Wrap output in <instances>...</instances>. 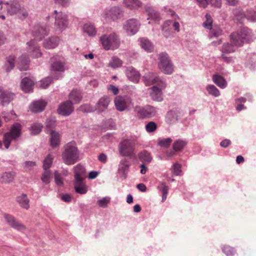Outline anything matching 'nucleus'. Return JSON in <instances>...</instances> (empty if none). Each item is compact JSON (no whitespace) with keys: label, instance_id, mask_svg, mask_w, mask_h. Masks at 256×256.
Listing matches in <instances>:
<instances>
[{"label":"nucleus","instance_id":"f257e3e1","mask_svg":"<svg viewBox=\"0 0 256 256\" xmlns=\"http://www.w3.org/2000/svg\"><path fill=\"white\" fill-rule=\"evenodd\" d=\"M5 14L10 16L17 14L22 20L25 19L28 16L26 10L22 7L16 0H10L6 2H0V18L4 20Z\"/></svg>","mask_w":256,"mask_h":256},{"label":"nucleus","instance_id":"f03ea898","mask_svg":"<svg viewBox=\"0 0 256 256\" xmlns=\"http://www.w3.org/2000/svg\"><path fill=\"white\" fill-rule=\"evenodd\" d=\"M80 152L74 142H70L64 146L62 158L66 165H72L79 160Z\"/></svg>","mask_w":256,"mask_h":256},{"label":"nucleus","instance_id":"7ed1b4c3","mask_svg":"<svg viewBox=\"0 0 256 256\" xmlns=\"http://www.w3.org/2000/svg\"><path fill=\"white\" fill-rule=\"evenodd\" d=\"M65 70V63L62 58L56 56L51 58L50 70L54 78L58 79L62 76L61 73L64 72Z\"/></svg>","mask_w":256,"mask_h":256},{"label":"nucleus","instance_id":"20e7f679","mask_svg":"<svg viewBox=\"0 0 256 256\" xmlns=\"http://www.w3.org/2000/svg\"><path fill=\"white\" fill-rule=\"evenodd\" d=\"M230 38L232 44L236 46H241L244 42H249L248 30L247 28H243L236 32L232 33Z\"/></svg>","mask_w":256,"mask_h":256},{"label":"nucleus","instance_id":"39448f33","mask_svg":"<svg viewBox=\"0 0 256 256\" xmlns=\"http://www.w3.org/2000/svg\"><path fill=\"white\" fill-rule=\"evenodd\" d=\"M21 125L15 123L12 126L10 132L5 134L4 138V143L6 148H8L12 140H16L21 134Z\"/></svg>","mask_w":256,"mask_h":256},{"label":"nucleus","instance_id":"423d86ee","mask_svg":"<svg viewBox=\"0 0 256 256\" xmlns=\"http://www.w3.org/2000/svg\"><path fill=\"white\" fill-rule=\"evenodd\" d=\"M100 40L106 50L116 49L118 48L120 44L119 39L114 34L108 36H102L100 37Z\"/></svg>","mask_w":256,"mask_h":256},{"label":"nucleus","instance_id":"0eeeda50","mask_svg":"<svg viewBox=\"0 0 256 256\" xmlns=\"http://www.w3.org/2000/svg\"><path fill=\"white\" fill-rule=\"evenodd\" d=\"M114 102L116 109L119 112L130 110L134 106L132 100L128 96H117Z\"/></svg>","mask_w":256,"mask_h":256},{"label":"nucleus","instance_id":"6e6552de","mask_svg":"<svg viewBox=\"0 0 256 256\" xmlns=\"http://www.w3.org/2000/svg\"><path fill=\"white\" fill-rule=\"evenodd\" d=\"M134 111L138 116L142 119L153 117L156 116L157 112L156 108L150 105L144 107L136 106L134 108Z\"/></svg>","mask_w":256,"mask_h":256},{"label":"nucleus","instance_id":"1a4fd4ad","mask_svg":"<svg viewBox=\"0 0 256 256\" xmlns=\"http://www.w3.org/2000/svg\"><path fill=\"white\" fill-rule=\"evenodd\" d=\"M134 142L130 140H123L118 146L119 152L122 156L132 158L134 156Z\"/></svg>","mask_w":256,"mask_h":256},{"label":"nucleus","instance_id":"9d476101","mask_svg":"<svg viewBox=\"0 0 256 256\" xmlns=\"http://www.w3.org/2000/svg\"><path fill=\"white\" fill-rule=\"evenodd\" d=\"M158 68L164 74H170L173 71L172 64L166 54L162 53L159 55Z\"/></svg>","mask_w":256,"mask_h":256},{"label":"nucleus","instance_id":"9b49d317","mask_svg":"<svg viewBox=\"0 0 256 256\" xmlns=\"http://www.w3.org/2000/svg\"><path fill=\"white\" fill-rule=\"evenodd\" d=\"M144 80L146 85L154 84V86H156L158 88H160L162 90L165 89L166 86V82L164 79L158 76H155L152 74L144 76Z\"/></svg>","mask_w":256,"mask_h":256},{"label":"nucleus","instance_id":"f8f14e48","mask_svg":"<svg viewBox=\"0 0 256 256\" xmlns=\"http://www.w3.org/2000/svg\"><path fill=\"white\" fill-rule=\"evenodd\" d=\"M55 16L54 26L56 30L62 32L66 29L68 26V19L67 16L62 12H54Z\"/></svg>","mask_w":256,"mask_h":256},{"label":"nucleus","instance_id":"ddd939ff","mask_svg":"<svg viewBox=\"0 0 256 256\" xmlns=\"http://www.w3.org/2000/svg\"><path fill=\"white\" fill-rule=\"evenodd\" d=\"M140 26V24L136 20L132 18L128 20L124 26V30L128 34L132 36L138 32Z\"/></svg>","mask_w":256,"mask_h":256},{"label":"nucleus","instance_id":"4468645a","mask_svg":"<svg viewBox=\"0 0 256 256\" xmlns=\"http://www.w3.org/2000/svg\"><path fill=\"white\" fill-rule=\"evenodd\" d=\"M72 103L70 100L63 102L59 105L57 110L58 113L64 116L70 115L74 110Z\"/></svg>","mask_w":256,"mask_h":256},{"label":"nucleus","instance_id":"2eb2a0df","mask_svg":"<svg viewBox=\"0 0 256 256\" xmlns=\"http://www.w3.org/2000/svg\"><path fill=\"white\" fill-rule=\"evenodd\" d=\"M122 11L118 6H114L106 9L104 12V18L108 20H116L120 18Z\"/></svg>","mask_w":256,"mask_h":256},{"label":"nucleus","instance_id":"dca6fc26","mask_svg":"<svg viewBox=\"0 0 256 256\" xmlns=\"http://www.w3.org/2000/svg\"><path fill=\"white\" fill-rule=\"evenodd\" d=\"M4 218L7 223L12 228L21 231L26 229L25 226L17 221L13 216L8 214H4Z\"/></svg>","mask_w":256,"mask_h":256},{"label":"nucleus","instance_id":"f3484780","mask_svg":"<svg viewBox=\"0 0 256 256\" xmlns=\"http://www.w3.org/2000/svg\"><path fill=\"white\" fill-rule=\"evenodd\" d=\"M48 30L47 28L40 26H36L33 30V40L40 41L46 36Z\"/></svg>","mask_w":256,"mask_h":256},{"label":"nucleus","instance_id":"a211bd4d","mask_svg":"<svg viewBox=\"0 0 256 256\" xmlns=\"http://www.w3.org/2000/svg\"><path fill=\"white\" fill-rule=\"evenodd\" d=\"M234 13L238 18L240 17V19L246 17L248 20L256 22V12L253 10H248L245 14L240 9H236L234 10Z\"/></svg>","mask_w":256,"mask_h":256},{"label":"nucleus","instance_id":"6ab92c4d","mask_svg":"<svg viewBox=\"0 0 256 256\" xmlns=\"http://www.w3.org/2000/svg\"><path fill=\"white\" fill-rule=\"evenodd\" d=\"M234 13L238 18L240 17V19L246 17L248 20L256 22V12L253 10H248L245 14L240 9H236L234 10Z\"/></svg>","mask_w":256,"mask_h":256},{"label":"nucleus","instance_id":"aec40b11","mask_svg":"<svg viewBox=\"0 0 256 256\" xmlns=\"http://www.w3.org/2000/svg\"><path fill=\"white\" fill-rule=\"evenodd\" d=\"M30 60L27 54H22L16 61L18 68L21 71L26 70L30 66Z\"/></svg>","mask_w":256,"mask_h":256},{"label":"nucleus","instance_id":"412c9836","mask_svg":"<svg viewBox=\"0 0 256 256\" xmlns=\"http://www.w3.org/2000/svg\"><path fill=\"white\" fill-rule=\"evenodd\" d=\"M112 100L108 96H104L101 98L96 104V110L100 112H102L107 109L108 104Z\"/></svg>","mask_w":256,"mask_h":256},{"label":"nucleus","instance_id":"4be33fe9","mask_svg":"<svg viewBox=\"0 0 256 256\" xmlns=\"http://www.w3.org/2000/svg\"><path fill=\"white\" fill-rule=\"evenodd\" d=\"M150 96L152 99L157 102H161L162 100V90L158 88L156 86H152L150 88Z\"/></svg>","mask_w":256,"mask_h":256},{"label":"nucleus","instance_id":"5701e85b","mask_svg":"<svg viewBox=\"0 0 256 256\" xmlns=\"http://www.w3.org/2000/svg\"><path fill=\"white\" fill-rule=\"evenodd\" d=\"M126 75L130 80L134 82H138L139 81L140 74L133 67H128L126 70Z\"/></svg>","mask_w":256,"mask_h":256},{"label":"nucleus","instance_id":"b1692460","mask_svg":"<svg viewBox=\"0 0 256 256\" xmlns=\"http://www.w3.org/2000/svg\"><path fill=\"white\" fill-rule=\"evenodd\" d=\"M235 51L234 45L230 44H224L222 48V58L227 62H232L231 58H228L225 56V54L233 52Z\"/></svg>","mask_w":256,"mask_h":256},{"label":"nucleus","instance_id":"393cba45","mask_svg":"<svg viewBox=\"0 0 256 256\" xmlns=\"http://www.w3.org/2000/svg\"><path fill=\"white\" fill-rule=\"evenodd\" d=\"M200 7L206 8L208 4L220 8L222 6L221 0H195Z\"/></svg>","mask_w":256,"mask_h":256},{"label":"nucleus","instance_id":"a878e982","mask_svg":"<svg viewBox=\"0 0 256 256\" xmlns=\"http://www.w3.org/2000/svg\"><path fill=\"white\" fill-rule=\"evenodd\" d=\"M50 146L52 148H55L58 146L60 142V135L59 133L52 130H50Z\"/></svg>","mask_w":256,"mask_h":256},{"label":"nucleus","instance_id":"bb28decb","mask_svg":"<svg viewBox=\"0 0 256 256\" xmlns=\"http://www.w3.org/2000/svg\"><path fill=\"white\" fill-rule=\"evenodd\" d=\"M140 46L145 51L150 52L154 50L152 44L146 38H142L139 39Z\"/></svg>","mask_w":256,"mask_h":256},{"label":"nucleus","instance_id":"cd10ccee","mask_svg":"<svg viewBox=\"0 0 256 256\" xmlns=\"http://www.w3.org/2000/svg\"><path fill=\"white\" fill-rule=\"evenodd\" d=\"M14 95L8 91L3 90L0 88V102L2 104L8 103L13 100Z\"/></svg>","mask_w":256,"mask_h":256},{"label":"nucleus","instance_id":"c85d7f7f","mask_svg":"<svg viewBox=\"0 0 256 256\" xmlns=\"http://www.w3.org/2000/svg\"><path fill=\"white\" fill-rule=\"evenodd\" d=\"M74 186L75 190L77 193L85 194L88 191L87 188L84 182V180H74Z\"/></svg>","mask_w":256,"mask_h":256},{"label":"nucleus","instance_id":"c756f323","mask_svg":"<svg viewBox=\"0 0 256 256\" xmlns=\"http://www.w3.org/2000/svg\"><path fill=\"white\" fill-rule=\"evenodd\" d=\"M74 168L75 180H84L85 178V169L84 167L78 164Z\"/></svg>","mask_w":256,"mask_h":256},{"label":"nucleus","instance_id":"7c9ffc66","mask_svg":"<svg viewBox=\"0 0 256 256\" xmlns=\"http://www.w3.org/2000/svg\"><path fill=\"white\" fill-rule=\"evenodd\" d=\"M59 38L56 36L51 37L45 40L44 43L46 48L50 49L55 48L58 44Z\"/></svg>","mask_w":256,"mask_h":256},{"label":"nucleus","instance_id":"2f4dec72","mask_svg":"<svg viewBox=\"0 0 256 256\" xmlns=\"http://www.w3.org/2000/svg\"><path fill=\"white\" fill-rule=\"evenodd\" d=\"M138 158L142 162L146 164L150 163L152 160L151 154L146 150H144L139 153Z\"/></svg>","mask_w":256,"mask_h":256},{"label":"nucleus","instance_id":"473e14b6","mask_svg":"<svg viewBox=\"0 0 256 256\" xmlns=\"http://www.w3.org/2000/svg\"><path fill=\"white\" fill-rule=\"evenodd\" d=\"M47 104V102L44 100H38L33 102V112H40L43 111Z\"/></svg>","mask_w":256,"mask_h":256},{"label":"nucleus","instance_id":"72a5a7b5","mask_svg":"<svg viewBox=\"0 0 256 256\" xmlns=\"http://www.w3.org/2000/svg\"><path fill=\"white\" fill-rule=\"evenodd\" d=\"M16 176L14 172H5L0 177V181L4 183H9L13 180Z\"/></svg>","mask_w":256,"mask_h":256},{"label":"nucleus","instance_id":"f704fd0d","mask_svg":"<svg viewBox=\"0 0 256 256\" xmlns=\"http://www.w3.org/2000/svg\"><path fill=\"white\" fill-rule=\"evenodd\" d=\"M125 6L130 10L136 9L142 6V2L139 0H124Z\"/></svg>","mask_w":256,"mask_h":256},{"label":"nucleus","instance_id":"c9c22d12","mask_svg":"<svg viewBox=\"0 0 256 256\" xmlns=\"http://www.w3.org/2000/svg\"><path fill=\"white\" fill-rule=\"evenodd\" d=\"M144 8L149 16V18L148 19H152L156 21L158 20L160 18L159 14L152 7L146 5L145 6Z\"/></svg>","mask_w":256,"mask_h":256},{"label":"nucleus","instance_id":"e433bc0d","mask_svg":"<svg viewBox=\"0 0 256 256\" xmlns=\"http://www.w3.org/2000/svg\"><path fill=\"white\" fill-rule=\"evenodd\" d=\"M81 92L77 90H72L70 94L69 99L72 102L78 104L82 100Z\"/></svg>","mask_w":256,"mask_h":256},{"label":"nucleus","instance_id":"4c0bfd02","mask_svg":"<svg viewBox=\"0 0 256 256\" xmlns=\"http://www.w3.org/2000/svg\"><path fill=\"white\" fill-rule=\"evenodd\" d=\"M212 80L220 88H224L226 86L227 82L222 76L215 74L213 76Z\"/></svg>","mask_w":256,"mask_h":256},{"label":"nucleus","instance_id":"58836bf2","mask_svg":"<svg viewBox=\"0 0 256 256\" xmlns=\"http://www.w3.org/2000/svg\"><path fill=\"white\" fill-rule=\"evenodd\" d=\"M187 144V142L182 140L178 139L174 141L172 148L175 152L182 150Z\"/></svg>","mask_w":256,"mask_h":256},{"label":"nucleus","instance_id":"ea45409f","mask_svg":"<svg viewBox=\"0 0 256 256\" xmlns=\"http://www.w3.org/2000/svg\"><path fill=\"white\" fill-rule=\"evenodd\" d=\"M15 56H8L4 64V68L7 72L12 70L14 67Z\"/></svg>","mask_w":256,"mask_h":256},{"label":"nucleus","instance_id":"a19ab883","mask_svg":"<svg viewBox=\"0 0 256 256\" xmlns=\"http://www.w3.org/2000/svg\"><path fill=\"white\" fill-rule=\"evenodd\" d=\"M21 87L23 91L26 92H30L32 88V81L28 78H25L22 80Z\"/></svg>","mask_w":256,"mask_h":256},{"label":"nucleus","instance_id":"79ce46f5","mask_svg":"<svg viewBox=\"0 0 256 256\" xmlns=\"http://www.w3.org/2000/svg\"><path fill=\"white\" fill-rule=\"evenodd\" d=\"M130 166V160L126 158L122 159L118 164V171L126 172L128 170Z\"/></svg>","mask_w":256,"mask_h":256},{"label":"nucleus","instance_id":"37998d69","mask_svg":"<svg viewBox=\"0 0 256 256\" xmlns=\"http://www.w3.org/2000/svg\"><path fill=\"white\" fill-rule=\"evenodd\" d=\"M158 189L162 193V201L164 202L166 199L168 194V187L166 185L165 182H162L158 186Z\"/></svg>","mask_w":256,"mask_h":256},{"label":"nucleus","instance_id":"c03bdc74","mask_svg":"<svg viewBox=\"0 0 256 256\" xmlns=\"http://www.w3.org/2000/svg\"><path fill=\"white\" fill-rule=\"evenodd\" d=\"M84 31L90 36H94L96 34V30L93 25L90 24H86L84 26Z\"/></svg>","mask_w":256,"mask_h":256},{"label":"nucleus","instance_id":"a18cd8bd","mask_svg":"<svg viewBox=\"0 0 256 256\" xmlns=\"http://www.w3.org/2000/svg\"><path fill=\"white\" fill-rule=\"evenodd\" d=\"M17 201L22 208L28 209L29 208V200L26 195L22 194L17 198Z\"/></svg>","mask_w":256,"mask_h":256},{"label":"nucleus","instance_id":"49530a36","mask_svg":"<svg viewBox=\"0 0 256 256\" xmlns=\"http://www.w3.org/2000/svg\"><path fill=\"white\" fill-rule=\"evenodd\" d=\"M180 116V112L177 109L170 110L167 114V118H169L170 121L177 120L178 118Z\"/></svg>","mask_w":256,"mask_h":256},{"label":"nucleus","instance_id":"de8ad7c7","mask_svg":"<svg viewBox=\"0 0 256 256\" xmlns=\"http://www.w3.org/2000/svg\"><path fill=\"white\" fill-rule=\"evenodd\" d=\"M44 172L42 176V180L46 184H48L52 176V172L50 170H44Z\"/></svg>","mask_w":256,"mask_h":256},{"label":"nucleus","instance_id":"09e8293b","mask_svg":"<svg viewBox=\"0 0 256 256\" xmlns=\"http://www.w3.org/2000/svg\"><path fill=\"white\" fill-rule=\"evenodd\" d=\"M54 156L50 154L46 158L44 162L43 168L44 170H49V168L51 166L52 163Z\"/></svg>","mask_w":256,"mask_h":256},{"label":"nucleus","instance_id":"8fccbe9b","mask_svg":"<svg viewBox=\"0 0 256 256\" xmlns=\"http://www.w3.org/2000/svg\"><path fill=\"white\" fill-rule=\"evenodd\" d=\"M206 90L208 94L215 97L218 96L220 95L219 90L214 85H208L206 87Z\"/></svg>","mask_w":256,"mask_h":256},{"label":"nucleus","instance_id":"3c124183","mask_svg":"<svg viewBox=\"0 0 256 256\" xmlns=\"http://www.w3.org/2000/svg\"><path fill=\"white\" fill-rule=\"evenodd\" d=\"M172 138H166L160 139L158 141V145L160 147L168 148L170 146L172 142Z\"/></svg>","mask_w":256,"mask_h":256},{"label":"nucleus","instance_id":"603ef678","mask_svg":"<svg viewBox=\"0 0 256 256\" xmlns=\"http://www.w3.org/2000/svg\"><path fill=\"white\" fill-rule=\"evenodd\" d=\"M122 64V60L116 56L112 57V60L109 62V66L113 68L120 67Z\"/></svg>","mask_w":256,"mask_h":256},{"label":"nucleus","instance_id":"864d4df0","mask_svg":"<svg viewBox=\"0 0 256 256\" xmlns=\"http://www.w3.org/2000/svg\"><path fill=\"white\" fill-rule=\"evenodd\" d=\"M2 117L6 122H8L10 120H15L17 116L14 111H11L10 112H3Z\"/></svg>","mask_w":256,"mask_h":256},{"label":"nucleus","instance_id":"5fc2aeb1","mask_svg":"<svg viewBox=\"0 0 256 256\" xmlns=\"http://www.w3.org/2000/svg\"><path fill=\"white\" fill-rule=\"evenodd\" d=\"M222 252L227 256H233L236 254V250L234 248L229 246H224L222 248Z\"/></svg>","mask_w":256,"mask_h":256},{"label":"nucleus","instance_id":"6e6d98bb","mask_svg":"<svg viewBox=\"0 0 256 256\" xmlns=\"http://www.w3.org/2000/svg\"><path fill=\"white\" fill-rule=\"evenodd\" d=\"M54 176L56 184L60 186H62L64 184V179L62 174L56 170L54 172Z\"/></svg>","mask_w":256,"mask_h":256},{"label":"nucleus","instance_id":"4d7b16f0","mask_svg":"<svg viewBox=\"0 0 256 256\" xmlns=\"http://www.w3.org/2000/svg\"><path fill=\"white\" fill-rule=\"evenodd\" d=\"M145 128L148 132H153L156 130L157 124L154 122H150L146 125Z\"/></svg>","mask_w":256,"mask_h":256},{"label":"nucleus","instance_id":"13d9d810","mask_svg":"<svg viewBox=\"0 0 256 256\" xmlns=\"http://www.w3.org/2000/svg\"><path fill=\"white\" fill-rule=\"evenodd\" d=\"M206 20L204 22L203 26L208 29L211 30L212 28V20L209 14L206 15Z\"/></svg>","mask_w":256,"mask_h":256},{"label":"nucleus","instance_id":"bf43d9fd","mask_svg":"<svg viewBox=\"0 0 256 256\" xmlns=\"http://www.w3.org/2000/svg\"><path fill=\"white\" fill-rule=\"evenodd\" d=\"M222 30L218 26H214L211 29V34L215 36L218 37L222 34Z\"/></svg>","mask_w":256,"mask_h":256},{"label":"nucleus","instance_id":"052dcab7","mask_svg":"<svg viewBox=\"0 0 256 256\" xmlns=\"http://www.w3.org/2000/svg\"><path fill=\"white\" fill-rule=\"evenodd\" d=\"M110 202V198H104L98 201V204L102 208L106 207L108 204Z\"/></svg>","mask_w":256,"mask_h":256},{"label":"nucleus","instance_id":"680f3d73","mask_svg":"<svg viewBox=\"0 0 256 256\" xmlns=\"http://www.w3.org/2000/svg\"><path fill=\"white\" fill-rule=\"evenodd\" d=\"M42 126L40 124H33V134H38L42 130Z\"/></svg>","mask_w":256,"mask_h":256},{"label":"nucleus","instance_id":"e2e57ef3","mask_svg":"<svg viewBox=\"0 0 256 256\" xmlns=\"http://www.w3.org/2000/svg\"><path fill=\"white\" fill-rule=\"evenodd\" d=\"M52 82V80L50 78H46L40 82V86L42 88H47Z\"/></svg>","mask_w":256,"mask_h":256},{"label":"nucleus","instance_id":"0e129e2a","mask_svg":"<svg viewBox=\"0 0 256 256\" xmlns=\"http://www.w3.org/2000/svg\"><path fill=\"white\" fill-rule=\"evenodd\" d=\"M173 173L176 176H178L181 172V165L178 164H175L174 165Z\"/></svg>","mask_w":256,"mask_h":256},{"label":"nucleus","instance_id":"69168bd1","mask_svg":"<svg viewBox=\"0 0 256 256\" xmlns=\"http://www.w3.org/2000/svg\"><path fill=\"white\" fill-rule=\"evenodd\" d=\"M80 110L86 112H90L94 111V108L89 104H84L80 106Z\"/></svg>","mask_w":256,"mask_h":256},{"label":"nucleus","instance_id":"338daca9","mask_svg":"<svg viewBox=\"0 0 256 256\" xmlns=\"http://www.w3.org/2000/svg\"><path fill=\"white\" fill-rule=\"evenodd\" d=\"M56 126V120H48L46 123V127L47 128H52Z\"/></svg>","mask_w":256,"mask_h":256},{"label":"nucleus","instance_id":"774afa93","mask_svg":"<svg viewBox=\"0 0 256 256\" xmlns=\"http://www.w3.org/2000/svg\"><path fill=\"white\" fill-rule=\"evenodd\" d=\"M24 169L26 172H30L32 168V162H26L23 164Z\"/></svg>","mask_w":256,"mask_h":256}]
</instances>
